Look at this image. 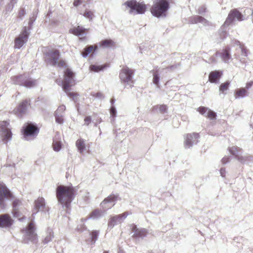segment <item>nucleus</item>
Segmentation results:
<instances>
[{"label": "nucleus", "mask_w": 253, "mask_h": 253, "mask_svg": "<svg viewBox=\"0 0 253 253\" xmlns=\"http://www.w3.org/2000/svg\"><path fill=\"white\" fill-rule=\"evenodd\" d=\"M45 207V200L42 197H39L34 202V207L32 214L31 222L26 227L24 234V242L28 243L29 241L35 242L37 239V234L35 233V227L33 220L35 215L39 211L43 210Z\"/></svg>", "instance_id": "obj_1"}, {"label": "nucleus", "mask_w": 253, "mask_h": 253, "mask_svg": "<svg viewBox=\"0 0 253 253\" xmlns=\"http://www.w3.org/2000/svg\"><path fill=\"white\" fill-rule=\"evenodd\" d=\"M77 189L72 185H58L56 189L58 202L63 207L68 208L77 194Z\"/></svg>", "instance_id": "obj_2"}, {"label": "nucleus", "mask_w": 253, "mask_h": 253, "mask_svg": "<svg viewBox=\"0 0 253 253\" xmlns=\"http://www.w3.org/2000/svg\"><path fill=\"white\" fill-rule=\"evenodd\" d=\"M74 74L69 69H67L64 72V80L61 81L57 80L56 82L59 85L62 86L63 90L66 92L69 97L75 102L77 101V97L79 94L76 92H70V88L75 84L74 79Z\"/></svg>", "instance_id": "obj_3"}, {"label": "nucleus", "mask_w": 253, "mask_h": 253, "mask_svg": "<svg viewBox=\"0 0 253 253\" xmlns=\"http://www.w3.org/2000/svg\"><path fill=\"white\" fill-rule=\"evenodd\" d=\"M169 8V0H155L154 4L151 8L152 14L155 17H166L167 12Z\"/></svg>", "instance_id": "obj_4"}, {"label": "nucleus", "mask_w": 253, "mask_h": 253, "mask_svg": "<svg viewBox=\"0 0 253 253\" xmlns=\"http://www.w3.org/2000/svg\"><path fill=\"white\" fill-rule=\"evenodd\" d=\"M45 62L51 66L58 65V67H65L66 63L63 60H59L60 52L57 49H52L44 52Z\"/></svg>", "instance_id": "obj_5"}, {"label": "nucleus", "mask_w": 253, "mask_h": 253, "mask_svg": "<svg viewBox=\"0 0 253 253\" xmlns=\"http://www.w3.org/2000/svg\"><path fill=\"white\" fill-rule=\"evenodd\" d=\"M124 5L129 9L128 13L133 15L144 14L147 8L143 2H137L136 0H128Z\"/></svg>", "instance_id": "obj_6"}, {"label": "nucleus", "mask_w": 253, "mask_h": 253, "mask_svg": "<svg viewBox=\"0 0 253 253\" xmlns=\"http://www.w3.org/2000/svg\"><path fill=\"white\" fill-rule=\"evenodd\" d=\"M134 71L127 67H124L120 73V79L126 88H131L133 85V76Z\"/></svg>", "instance_id": "obj_7"}, {"label": "nucleus", "mask_w": 253, "mask_h": 253, "mask_svg": "<svg viewBox=\"0 0 253 253\" xmlns=\"http://www.w3.org/2000/svg\"><path fill=\"white\" fill-rule=\"evenodd\" d=\"M13 84L24 86L27 88L34 86L37 84V81L28 76L23 75L14 76L11 78Z\"/></svg>", "instance_id": "obj_8"}, {"label": "nucleus", "mask_w": 253, "mask_h": 253, "mask_svg": "<svg viewBox=\"0 0 253 253\" xmlns=\"http://www.w3.org/2000/svg\"><path fill=\"white\" fill-rule=\"evenodd\" d=\"M13 198L12 194L3 183H0V211L6 209L5 199H11Z\"/></svg>", "instance_id": "obj_9"}, {"label": "nucleus", "mask_w": 253, "mask_h": 253, "mask_svg": "<svg viewBox=\"0 0 253 253\" xmlns=\"http://www.w3.org/2000/svg\"><path fill=\"white\" fill-rule=\"evenodd\" d=\"M9 123L6 121L0 122V135L2 141L6 143L12 138V132L8 127Z\"/></svg>", "instance_id": "obj_10"}, {"label": "nucleus", "mask_w": 253, "mask_h": 253, "mask_svg": "<svg viewBox=\"0 0 253 253\" xmlns=\"http://www.w3.org/2000/svg\"><path fill=\"white\" fill-rule=\"evenodd\" d=\"M29 36V32L26 27H24L19 35L14 40L15 48L20 49L25 44Z\"/></svg>", "instance_id": "obj_11"}, {"label": "nucleus", "mask_w": 253, "mask_h": 253, "mask_svg": "<svg viewBox=\"0 0 253 253\" xmlns=\"http://www.w3.org/2000/svg\"><path fill=\"white\" fill-rule=\"evenodd\" d=\"M130 213L125 212L122 214L111 216L108 222V227L112 228L115 225L122 223Z\"/></svg>", "instance_id": "obj_12"}, {"label": "nucleus", "mask_w": 253, "mask_h": 253, "mask_svg": "<svg viewBox=\"0 0 253 253\" xmlns=\"http://www.w3.org/2000/svg\"><path fill=\"white\" fill-rule=\"evenodd\" d=\"M118 198V195L111 194L101 203L100 206L104 211L109 210L115 205V202L117 201Z\"/></svg>", "instance_id": "obj_13"}, {"label": "nucleus", "mask_w": 253, "mask_h": 253, "mask_svg": "<svg viewBox=\"0 0 253 253\" xmlns=\"http://www.w3.org/2000/svg\"><path fill=\"white\" fill-rule=\"evenodd\" d=\"M23 133L25 137L29 136L37 135L39 132L38 127L32 123L26 124L22 129Z\"/></svg>", "instance_id": "obj_14"}, {"label": "nucleus", "mask_w": 253, "mask_h": 253, "mask_svg": "<svg viewBox=\"0 0 253 253\" xmlns=\"http://www.w3.org/2000/svg\"><path fill=\"white\" fill-rule=\"evenodd\" d=\"M237 19L238 21H241L243 20V15L237 9H233L229 12L228 17L224 22V26H229L234 20Z\"/></svg>", "instance_id": "obj_15"}, {"label": "nucleus", "mask_w": 253, "mask_h": 253, "mask_svg": "<svg viewBox=\"0 0 253 253\" xmlns=\"http://www.w3.org/2000/svg\"><path fill=\"white\" fill-rule=\"evenodd\" d=\"M199 135L197 133L193 132L186 135L185 138V146L186 148H190L193 145L197 144L198 142Z\"/></svg>", "instance_id": "obj_16"}, {"label": "nucleus", "mask_w": 253, "mask_h": 253, "mask_svg": "<svg viewBox=\"0 0 253 253\" xmlns=\"http://www.w3.org/2000/svg\"><path fill=\"white\" fill-rule=\"evenodd\" d=\"M13 223V220L8 214L0 215V227L5 229L10 228Z\"/></svg>", "instance_id": "obj_17"}, {"label": "nucleus", "mask_w": 253, "mask_h": 253, "mask_svg": "<svg viewBox=\"0 0 253 253\" xmlns=\"http://www.w3.org/2000/svg\"><path fill=\"white\" fill-rule=\"evenodd\" d=\"M29 104V100L26 99L21 102L13 111L18 117H22L26 113L27 106Z\"/></svg>", "instance_id": "obj_18"}, {"label": "nucleus", "mask_w": 253, "mask_h": 253, "mask_svg": "<svg viewBox=\"0 0 253 253\" xmlns=\"http://www.w3.org/2000/svg\"><path fill=\"white\" fill-rule=\"evenodd\" d=\"M215 55L216 56H220L222 60L225 63H229L231 59L230 48L228 46L226 47L221 51L216 52Z\"/></svg>", "instance_id": "obj_19"}, {"label": "nucleus", "mask_w": 253, "mask_h": 253, "mask_svg": "<svg viewBox=\"0 0 253 253\" xmlns=\"http://www.w3.org/2000/svg\"><path fill=\"white\" fill-rule=\"evenodd\" d=\"M229 151L240 162L244 163L246 161V157L241 155V150L239 148L234 146L230 147L229 148Z\"/></svg>", "instance_id": "obj_20"}, {"label": "nucleus", "mask_w": 253, "mask_h": 253, "mask_svg": "<svg viewBox=\"0 0 253 253\" xmlns=\"http://www.w3.org/2000/svg\"><path fill=\"white\" fill-rule=\"evenodd\" d=\"M198 111L202 115H205L206 117H208L211 120H214L216 119V113L208 108L205 107H200L198 108Z\"/></svg>", "instance_id": "obj_21"}, {"label": "nucleus", "mask_w": 253, "mask_h": 253, "mask_svg": "<svg viewBox=\"0 0 253 253\" xmlns=\"http://www.w3.org/2000/svg\"><path fill=\"white\" fill-rule=\"evenodd\" d=\"M132 232L133 233V236L136 238H142L146 236L147 233L146 229L137 228L135 225H133L132 227Z\"/></svg>", "instance_id": "obj_22"}, {"label": "nucleus", "mask_w": 253, "mask_h": 253, "mask_svg": "<svg viewBox=\"0 0 253 253\" xmlns=\"http://www.w3.org/2000/svg\"><path fill=\"white\" fill-rule=\"evenodd\" d=\"M86 29L81 26H78L70 30V33L80 37L81 39L85 38Z\"/></svg>", "instance_id": "obj_23"}, {"label": "nucleus", "mask_w": 253, "mask_h": 253, "mask_svg": "<svg viewBox=\"0 0 253 253\" xmlns=\"http://www.w3.org/2000/svg\"><path fill=\"white\" fill-rule=\"evenodd\" d=\"M189 22L192 24L200 23L205 26L210 25V22L207 20L199 15L191 17L189 19Z\"/></svg>", "instance_id": "obj_24"}, {"label": "nucleus", "mask_w": 253, "mask_h": 253, "mask_svg": "<svg viewBox=\"0 0 253 253\" xmlns=\"http://www.w3.org/2000/svg\"><path fill=\"white\" fill-rule=\"evenodd\" d=\"M21 201L17 199H14L12 202V213L13 216L15 217H18L19 216L18 209L19 207L21 205Z\"/></svg>", "instance_id": "obj_25"}, {"label": "nucleus", "mask_w": 253, "mask_h": 253, "mask_svg": "<svg viewBox=\"0 0 253 253\" xmlns=\"http://www.w3.org/2000/svg\"><path fill=\"white\" fill-rule=\"evenodd\" d=\"M222 73L219 71H212L210 73L209 79L211 83H216L221 76Z\"/></svg>", "instance_id": "obj_26"}, {"label": "nucleus", "mask_w": 253, "mask_h": 253, "mask_svg": "<svg viewBox=\"0 0 253 253\" xmlns=\"http://www.w3.org/2000/svg\"><path fill=\"white\" fill-rule=\"evenodd\" d=\"M104 214V211L103 212L101 210L96 209L93 211L89 215L87 219H97L102 217Z\"/></svg>", "instance_id": "obj_27"}, {"label": "nucleus", "mask_w": 253, "mask_h": 253, "mask_svg": "<svg viewBox=\"0 0 253 253\" xmlns=\"http://www.w3.org/2000/svg\"><path fill=\"white\" fill-rule=\"evenodd\" d=\"M97 49V46L96 45H89L86 46L83 50L81 54L83 57L85 58L89 54H90L92 51L94 50L95 51Z\"/></svg>", "instance_id": "obj_28"}, {"label": "nucleus", "mask_w": 253, "mask_h": 253, "mask_svg": "<svg viewBox=\"0 0 253 253\" xmlns=\"http://www.w3.org/2000/svg\"><path fill=\"white\" fill-rule=\"evenodd\" d=\"M99 44L100 46L105 48L114 46L115 45V42L114 41L110 39H106L99 42Z\"/></svg>", "instance_id": "obj_29"}, {"label": "nucleus", "mask_w": 253, "mask_h": 253, "mask_svg": "<svg viewBox=\"0 0 253 253\" xmlns=\"http://www.w3.org/2000/svg\"><path fill=\"white\" fill-rule=\"evenodd\" d=\"M76 145L78 151L81 154H82L85 150V141L83 139H78L76 141Z\"/></svg>", "instance_id": "obj_30"}, {"label": "nucleus", "mask_w": 253, "mask_h": 253, "mask_svg": "<svg viewBox=\"0 0 253 253\" xmlns=\"http://www.w3.org/2000/svg\"><path fill=\"white\" fill-rule=\"evenodd\" d=\"M247 95V91L244 88L237 89L235 91V98H244Z\"/></svg>", "instance_id": "obj_31"}, {"label": "nucleus", "mask_w": 253, "mask_h": 253, "mask_svg": "<svg viewBox=\"0 0 253 253\" xmlns=\"http://www.w3.org/2000/svg\"><path fill=\"white\" fill-rule=\"evenodd\" d=\"M79 13L81 15H83L84 17L88 19L89 21H91L94 17L93 11L88 9H85L84 13H82V12H79Z\"/></svg>", "instance_id": "obj_32"}, {"label": "nucleus", "mask_w": 253, "mask_h": 253, "mask_svg": "<svg viewBox=\"0 0 253 253\" xmlns=\"http://www.w3.org/2000/svg\"><path fill=\"white\" fill-rule=\"evenodd\" d=\"M53 238V232L52 230L49 229L47 232V235L45 237L43 242L44 244H47L50 242Z\"/></svg>", "instance_id": "obj_33"}, {"label": "nucleus", "mask_w": 253, "mask_h": 253, "mask_svg": "<svg viewBox=\"0 0 253 253\" xmlns=\"http://www.w3.org/2000/svg\"><path fill=\"white\" fill-rule=\"evenodd\" d=\"M37 11L36 10L35 11L33 12V15L32 17L30 18V20L29 21L28 24H29V27L27 29L28 30V31L30 33V30L32 27L33 24L34 22V21L36 19L37 17Z\"/></svg>", "instance_id": "obj_34"}, {"label": "nucleus", "mask_w": 253, "mask_h": 253, "mask_svg": "<svg viewBox=\"0 0 253 253\" xmlns=\"http://www.w3.org/2000/svg\"><path fill=\"white\" fill-rule=\"evenodd\" d=\"M229 85V81H226L225 83L221 84L219 87V91L222 93L225 94L226 93H225L224 91L228 89Z\"/></svg>", "instance_id": "obj_35"}, {"label": "nucleus", "mask_w": 253, "mask_h": 253, "mask_svg": "<svg viewBox=\"0 0 253 253\" xmlns=\"http://www.w3.org/2000/svg\"><path fill=\"white\" fill-rule=\"evenodd\" d=\"M66 110V107L64 105H60L54 113V115H60L64 116V111Z\"/></svg>", "instance_id": "obj_36"}, {"label": "nucleus", "mask_w": 253, "mask_h": 253, "mask_svg": "<svg viewBox=\"0 0 253 253\" xmlns=\"http://www.w3.org/2000/svg\"><path fill=\"white\" fill-rule=\"evenodd\" d=\"M86 218H82L80 221V223L78 225L77 229L79 232H83L85 229V226L84 225V222L87 220Z\"/></svg>", "instance_id": "obj_37"}, {"label": "nucleus", "mask_w": 253, "mask_h": 253, "mask_svg": "<svg viewBox=\"0 0 253 253\" xmlns=\"http://www.w3.org/2000/svg\"><path fill=\"white\" fill-rule=\"evenodd\" d=\"M105 67L102 65H91L89 67V69L90 71L98 72L100 71L103 70Z\"/></svg>", "instance_id": "obj_38"}, {"label": "nucleus", "mask_w": 253, "mask_h": 253, "mask_svg": "<svg viewBox=\"0 0 253 253\" xmlns=\"http://www.w3.org/2000/svg\"><path fill=\"white\" fill-rule=\"evenodd\" d=\"M159 80H160V78H159L158 71H156L153 73V82L158 87L159 86Z\"/></svg>", "instance_id": "obj_39"}, {"label": "nucleus", "mask_w": 253, "mask_h": 253, "mask_svg": "<svg viewBox=\"0 0 253 253\" xmlns=\"http://www.w3.org/2000/svg\"><path fill=\"white\" fill-rule=\"evenodd\" d=\"M91 236V241L93 242V244H94L96 242V241L98 239V235H99V231L94 230L92 231L90 233Z\"/></svg>", "instance_id": "obj_40"}, {"label": "nucleus", "mask_w": 253, "mask_h": 253, "mask_svg": "<svg viewBox=\"0 0 253 253\" xmlns=\"http://www.w3.org/2000/svg\"><path fill=\"white\" fill-rule=\"evenodd\" d=\"M110 113L111 117H112V119H111V123H113L115 121L114 118L116 117L117 113L116 109L114 106H111L110 109Z\"/></svg>", "instance_id": "obj_41"}, {"label": "nucleus", "mask_w": 253, "mask_h": 253, "mask_svg": "<svg viewBox=\"0 0 253 253\" xmlns=\"http://www.w3.org/2000/svg\"><path fill=\"white\" fill-rule=\"evenodd\" d=\"M55 118V122L59 124H62L64 122V119L63 116L60 115H54Z\"/></svg>", "instance_id": "obj_42"}, {"label": "nucleus", "mask_w": 253, "mask_h": 253, "mask_svg": "<svg viewBox=\"0 0 253 253\" xmlns=\"http://www.w3.org/2000/svg\"><path fill=\"white\" fill-rule=\"evenodd\" d=\"M239 48L241 49V55L243 56L247 57L248 56V51L246 49L244 45H240V46L239 47Z\"/></svg>", "instance_id": "obj_43"}, {"label": "nucleus", "mask_w": 253, "mask_h": 253, "mask_svg": "<svg viewBox=\"0 0 253 253\" xmlns=\"http://www.w3.org/2000/svg\"><path fill=\"white\" fill-rule=\"evenodd\" d=\"M158 108V106H155L154 107V109H156L157 108ZM159 110L160 111L161 113H165L167 111V107L166 105H160L159 107Z\"/></svg>", "instance_id": "obj_44"}, {"label": "nucleus", "mask_w": 253, "mask_h": 253, "mask_svg": "<svg viewBox=\"0 0 253 253\" xmlns=\"http://www.w3.org/2000/svg\"><path fill=\"white\" fill-rule=\"evenodd\" d=\"M13 0H11L10 2L6 5L5 8V10L6 11V12H10L12 10L14 7V4L13 2Z\"/></svg>", "instance_id": "obj_45"}, {"label": "nucleus", "mask_w": 253, "mask_h": 253, "mask_svg": "<svg viewBox=\"0 0 253 253\" xmlns=\"http://www.w3.org/2000/svg\"><path fill=\"white\" fill-rule=\"evenodd\" d=\"M61 144L59 142H53V148L55 151L58 152L61 149Z\"/></svg>", "instance_id": "obj_46"}, {"label": "nucleus", "mask_w": 253, "mask_h": 253, "mask_svg": "<svg viewBox=\"0 0 253 253\" xmlns=\"http://www.w3.org/2000/svg\"><path fill=\"white\" fill-rule=\"evenodd\" d=\"M26 13V10L24 8H21L18 13V17L22 19Z\"/></svg>", "instance_id": "obj_47"}, {"label": "nucleus", "mask_w": 253, "mask_h": 253, "mask_svg": "<svg viewBox=\"0 0 253 253\" xmlns=\"http://www.w3.org/2000/svg\"><path fill=\"white\" fill-rule=\"evenodd\" d=\"M84 125L88 126L91 122V117L89 116L85 117L84 119Z\"/></svg>", "instance_id": "obj_48"}, {"label": "nucleus", "mask_w": 253, "mask_h": 253, "mask_svg": "<svg viewBox=\"0 0 253 253\" xmlns=\"http://www.w3.org/2000/svg\"><path fill=\"white\" fill-rule=\"evenodd\" d=\"M206 8L205 5H202L198 9V12L200 14H203L206 12Z\"/></svg>", "instance_id": "obj_49"}, {"label": "nucleus", "mask_w": 253, "mask_h": 253, "mask_svg": "<svg viewBox=\"0 0 253 253\" xmlns=\"http://www.w3.org/2000/svg\"><path fill=\"white\" fill-rule=\"evenodd\" d=\"M83 2V0H74L73 2V5L75 7H77L79 5L82 4Z\"/></svg>", "instance_id": "obj_50"}, {"label": "nucleus", "mask_w": 253, "mask_h": 253, "mask_svg": "<svg viewBox=\"0 0 253 253\" xmlns=\"http://www.w3.org/2000/svg\"><path fill=\"white\" fill-rule=\"evenodd\" d=\"M230 161V158L228 157L225 156L221 159V163L223 165H225Z\"/></svg>", "instance_id": "obj_51"}, {"label": "nucleus", "mask_w": 253, "mask_h": 253, "mask_svg": "<svg viewBox=\"0 0 253 253\" xmlns=\"http://www.w3.org/2000/svg\"><path fill=\"white\" fill-rule=\"evenodd\" d=\"M220 175L222 177H225L226 170H225V169L224 168H222L220 169Z\"/></svg>", "instance_id": "obj_52"}, {"label": "nucleus", "mask_w": 253, "mask_h": 253, "mask_svg": "<svg viewBox=\"0 0 253 253\" xmlns=\"http://www.w3.org/2000/svg\"><path fill=\"white\" fill-rule=\"evenodd\" d=\"M92 95L93 96H95L96 97H98V98H101L102 97V94L100 92H97L96 93H95V95H94V94H92Z\"/></svg>", "instance_id": "obj_53"}, {"label": "nucleus", "mask_w": 253, "mask_h": 253, "mask_svg": "<svg viewBox=\"0 0 253 253\" xmlns=\"http://www.w3.org/2000/svg\"><path fill=\"white\" fill-rule=\"evenodd\" d=\"M253 84V82L252 81L247 83L246 84V88L247 89H249L250 87L252 86Z\"/></svg>", "instance_id": "obj_54"}, {"label": "nucleus", "mask_w": 253, "mask_h": 253, "mask_svg": "<svg viewBox=\"0 0 253 253\" xmlns=\"http://www.w3.org/2000/svg\"><path fill=\"white\" fill-rule=\"evenodd\" d=\"M176 67V66H174V65H173V66H169V67H167V68H166V69H167V70H171V69H174V68H175Z\"/></svg>", "instance_id": "obj_55"}, {"label": "nucleus", "mask_w": 253, "mask_h": 253, "mask_svg": "<svg viewBox=\"0 0 253 253\" xmlns=\"http://www.w3.org/2000/svg\"><path fill=\"white\" fill-rule=\"evenodd\" d=\"M234 44H236V45H239V47L240 46V45H242L240 42L238 41H237V40H235L234 41Z\"/></svg>", "instance_id": "obj_56"}, {"label": "nucleus", "mask_w": 253, "mask_h": 253, "mask_svg": "<svg viewBox=\"0 0 253 253\" xmlns=\"http://www.w3.org/2000/svg\"><path fill=\"white\" fill-rule=\"evenodd\" d=\"M236 58H237V59H239L241 62L245 63L244 60H242V59H240L239 58V56L238 55H236Z\"/></svg>", "instance_id": "obj_57"}, {"label": "nucleus", "mask_w": 253, "mask_h": 253, "mask_svg": "<svg viewBox=\"0 0 253 253\" xmlns=\"http://www.w3.org/2000/svg\"><path fill=\"white\" fill-rule=\"evenodd\" d=\"M115 102V100L114 99H111V103L113 105L114 104Z\"/></svg>", "instance_id": "obj_58"}, {"label": "nucleus", "mask_w": 253, "mask_h": 253, "mask_svg": "<svg viewBox=\"0 0 253 253\" xmlns=\"http://www.w3.org/2000/svg\"><path fill=\"white\" fill-rule=\"evenodd\" d=\"M147 253H154L152 251H148Z\"/></svg>", "instance_id": "obj_59"}, {"label": "nucleus", "mask_w": 253, "mask_h": 253, "mask_svg": "<svg viewBox=\"0 0 253 253\" xmlns=\"http://www.w3.org/2000/svg\"><path fill=\"white\" fill-rule=\"evenodd\" d=\"M94 126H97V122H96V123H94Z\"/></svg>", "instance_id": "obj_60"}, {"label": "nucleus", "mask_w": 253, "mask_h": 253, "mask_svg": "<svg viewBox=\"0 0 253 253\" xmlns=\"http://www.w3.org/2000/svg\"><path fill=\"white\" fill-rule=\"evenodd\" d=\"M211 60H212V61H213V62H214V61H215V59H214V58H211Z\"/></svg>", "instance_id": "obj_61"}, {"label": "nucleus", "mask_w": 253, "mask_h": 253, "mask_svg": "<svg viewBox=\"0 0 253 253\" xmlns=\"http://www.w3.org/2000/svg\"><path fill=\"white\" fill-rule=\"evenodd\" d=\"M103 253H109L108 251H104Z\"/></svg>", "instance_id": "obj_62"}]
</instances>
